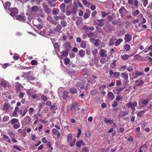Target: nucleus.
Here are the masks:
<instances>
[{
    "label": "nucleus",
    "mask_w": 152,
    "mask_h": 152,
    "mask_svg": "<svg viewBox=\"0 0 152 152\" xmlns=\"http://www.w3.org/2000/svg\"><path fill=\"white\" fill-rule=\"evenodd\" d=\"M122 98L123 97L122 96L118 95L116 97V99L117 100H120L122 99Z\"/></svg>",
    "instance_id": "nucleus-62"
},
{
    "label": "nucleus",
    "mask_w": 152,
    "mask_h": 152,
    "mask_svg": "<svg viewBox=\"0 0 152 152\" xmlns=\"http://www.w3.org/2000/svg\"><path fill=\"white\" fill-rule=\"evenodd\" d=\"M110 13V12L106 13L104 12H103L102 13V15L103 18H104L106 15H107Z\"/></svg>",
    "instance_id": "nucleus-46"
},
{
    "label": "nucleus",
    "mask_w": 152,
    "mask_h": 152,
    "mask_svg": "<svg viewBox=\"0 0 152 152\" xmlns=\"http://www.w3.org/2000/svg\"><path fill=\"white\" fill-rule=\"evenodd\" d=\"M72 135L71 134H69L67 136V142H70V141L72 140Z\"/></svg>",
    "instance_id": "nucleus-32"
},
{
    "label": "nucleus",
    "mask_w": 152,
    "mask_h": 152,
    "mask_svg": "<svg viewBox=\"0 0 152 152\" xmlns=\"http://www.w3.org/2000/svg\"><path fill=\"white\" fill-rule=\"evenodd\" d=\"M87 12H88L89 13H90V10L88 9H87L86 10V12L85 13L84 15V18L85 19L88 18L89 16L88 13Z\"/></svg>",
    "instance_id": "nucleus-28"
},
{
    "label": "nucleus",
    "mask_w": 152,
    "mask_h": 152,
    "mask_svg": "<svg viewBox=\"0 0 152 152\" xmlns=\"http://www.w3.org/2000/svg\"><path fill=\"white\" fill-rule=\"evenodd\" d=\"M20 124L18 122L17 123H16L12 125L13 127L15 129H17L20 127Z\"/></svg>",
    "instance_id": "nucleus-27"
},
{
    "label": "nucleus",
    "mask_w": 152,
    "mask_h": 152,
    "mask_svg": "<svg viewBox=\"0 0 152 152\" xmlns=\"http://www.w3.org/2000/svg\"><path fill=\"white\" fill-rule=\"evenodd\" d=\"M104 121L105 123H109L111 124L113 123L114 125H115L113 121L111 119H108L107 118H105L104 119Z\"/></svg>",
    "instance_id": "nucleus-22"
},
{
    "label": "nucleus",
    "mask_w": 152,
    "mask_h": 152,
    "mask_svg": "<svg viewBox=\"0 0 152 152\" xmlns=\"http://www.w3.org/2000/svg\"><path fill=\"white\" fill-rule=\"evenodd\" d=\"M92 52L93 55H96V54H97V52H98V50L96 48H95V49H94L92 51Z\"/></svg>",
    "instance_id": "nucleus-50"
},
{
    "label": "nucleus",
    "mask_w": 152,
    "mask_h": 152,
    "mask_svg": "<svg viewBox=\"0 0 152 152\" xmlns=\"http://www.w3.org/2000/svg\"><path fill=\"white\" fill-rule=\"evenodd\" d=\"M140 12L138 10H136L132 12V15L134 16H136L139 14Z\"/></svg>",
    "instance_id": "nucleus-37"
},
{
    "label": "nucleus",
    "mask_w": 152,
    "mask_h": 152,
    "mask_svg": "<svg viewBox=\"0 0 152 152\" xmlns=\"http://www.w3.org/2000/svg\"><path fill=\"white\" fill-rule=\"evenodd\" d=\"M27 74V77L29 80H32L35 79L36 77H32V76L33 75V73L31 72H29Z\"/></svg>",
    "instance_id": "nucleus-13"
},
{
    "label": "nucleus",
    "mask_w": 152,
    "mask_h": 152,
    "mask_svg": "<svg viewBox=\"0 0 152 152\" xmlns=\"http://www.w3.org/2000/svg\"><path fill=\"white\" fill-rule=\"evenodd\" d=\"M64 45L65 48V50L68 51L71 50V47L70 42H67L65 43L64 44Z\"/></svg>",
    "instance_id": "nucleus-11"
},
{
    "label": "nucleus",
    "mask_w": 152,
    "mask_h": 152,
    "mask_svg": "<svg viewBox=\"0 0 152 152\" xmlns=\"http://www.w3.org/2000/svg\"><path fill=\"white\" fill-rule=\"evenodd\" d=\"M146 111L145 110H142L139 112L137 114L138 117H141L145 113Z\"/></svg>",
    "instance_id": "nucleus-30"
},
{
    "label": "nucleus",
    "mask_w": 152,
    "mask_h": 152,
    "mask_svg": "<svg viewBox=\"0 0 152 152\" xmlns=\"http://www.w3.org/2000/svg\"><path fill=\"white\" fill-rule=\"evenodd\" d=\"M94 32H90L87 34V36L89 38H91L94 36Z\"/></svg>",
    "instance_id": "nucleus-49"
},
{
    "label": "nucleus",
    "mask_w": 152,
    "mask_h": 152,
    "mask_svg": "<svg viewBox=\"0 0 152 152\" xmlns=\"http://www.w3.org/2000/svg\"><path fill=\"white\" fill-rule=\"evenodd\" d=\"M126 105L128 107L131 109L132 111V114H133L135 111V107L137 106V103L136 101L129 102L126 104Z\"/></svg>",
    "instance_id": "nucleus-2"
},
{
    "label": "nucleus",
    "mask_w": 152,
    "mask_h": 152,
    "mask_svg": "<svg viewBox=\"0 0 152 152\" xmlns=\"http://www.w3.org/2000/svg\"><path fill=\"white\" fill-rule=\"evenodd\" d=\"M9 107V105L6 103L4 104L2 107V110L4 111L7 110Z\"/></svg>",
    "instance_id": "nucleus-25"
},
{
    "label": "nucleus",
    "mask_w": 152,
    "mask_h": 152,
    "mask_svg": "<svg viewBox=\"0 0 152 152\" xmlns=\"http://www.w3.org/2000/svg\"><path fill=\"white\" fill-rule=\"evenodd\" d=\"M108 96L110 99L111 100H113L115 98V96L114 95L111 91H109L108 92Z\"/></svg>",
    "instance_id": "nucleus-17"
},
{
    "label": "nucleus",
    "mask_w": 152,
    "mask_h": 152,
    "mask_svg": "<svg viewBox=\"0 0 152 152\" xmlns=\"http://www.w3.org/2000/svg\"><path fill=\"white\" fill-rule=\"evenodd\" d=\"M99 39H95L94 43L96 46L98 45L99 44Z\"/></svg>",
    "instance_id": "nucleus-56"
},
{
    "label": "nucleus",
    "mask_w": 152,
    "mask_h": 152,
    "mask_svg": "<svg viewBox=\"0 0 152 152\" xmlns=\"http://www.w3.org/2000/svg\"><path fill=\"white\" fill-rule=\"evenodd\" d=\"M43 7L46 13L49 14L50 13L51 10L46 3H44L43 4Z\"/></svg>",
    "instance_id": "nucleus-6"
},
{
    "label": "nucleus",
    "mask_w": 152,
    "mask_h": 152,
    "mask_svg": "<svg viewBox=\"0 0 152 152\" xmlns=\"http://www.w3.org/2000/svg\"><path fill=\"white\" fill-rule=\"evenodd\" d=\"M59 7L60 9L65 8L66 5L64 3H62L60 5Z\"/></svg>",
    "instance_id": "nucleus-60"
},
{
    "label": "nucleus",
    "mask_w": 152,
    "mask_h": 152,
    "mask_svg": "<svg viewBox=\"0 0 152 152\" xmlns=\"http://www.w3.org/2000/svg\"><path fill=\"white\" fill-rule=\"evenodd\" d=\"M70 60L68 58H66L64 59V63L66 65L68 64L70 62Z\"/></svg>",
    "instance_id": "nucleus-40"
},
{
    "label": "nucleus",
    "mask_w": 152,
    "mask_h": 152,
    "mask_svg": "<svg viewBox=\"0 0 152 152\" xmlns=\"http://www.w3.org/2000/svg\"><path fill=\"white\" fill-rule=\"evenodd\" d=\"M123 41V39L122 38L118 39L116 41L115 43V45L116 46H118Z\"/></svg>",
    "instance_id": "nucleus-18"
},
{
    "label": "nucleus",
    "mask_w": 152,
    "mask_h": 152,
    "mask_svg": "<svg viewBox=\"0 0 152 152\" xmlns=\"http://www.w3.org/2000/svg\"><path fill=\"white\" fill-rule=\"evenodd\" d=\"M77 106V103L76 102H74L72 104L71 108L75 109Z\"/></svg>",
    "instance_id": "nucleus-47"
},
{
    "label": "nucleus",
    "mask_w": 152,
    "mask_h": 152,
    "mask_svg": "<svg viewBox=\"0 0 152 152\" xmlns=\"http://www.w3.org/2000/svg\"><path fill=\"white\" fill-rule=\"evenodd\" d=\"M47 19L50 22L53 24L56 25L57 24L56 22L54 20L53 18L50 16H48L47 17Z\"/></svg>",
    "instance_id": "nucleus-15"
},
{
    "label": "nucleus",
    "mask_w": 152,
    "mask_h": 152,
    "mask_svg": "<svg viewBox=\"0 0 152 152\" xmlns=\"http://www.w3.org/2000/svg\"><path fill=\"white\" fill-rule=\"evenodd\" d=\"M69 51H67L66 50H63V54L62 56L64 57H66L67 56L68 54V52Z\"/></svg>",
    "instance_id": "nucleus-39"
},
{
    "label": "nucleus",
    "mask_w": 152,
    "mask_h": 152,
    "mask_svg": "<svg viewBox=\"0 0 152 152\" xmlns=\"http://www.w3.org/2000/svg\"><path fill=\"white\" fill-rule=\"evenodd\" d=\"M81 73L83 75H88V72L86 70H82L81 72Z\"/></svg>",
    "instance_id": "nucleus-52"
},
{
    "label": "nucleus",
    "mask_w": 152,
    "mask_h": 152,
    "mask_svg": "<svg viewBox=\"0 0 152 152\" xmlns=\"http://www.w3.org/2000/svg\"><path fill=\"white\" fill-rule=\"evenodd\" d=\"M148 3V0H144L143 1V5L144 7H146Z\"/></svg>",
    "instance_id": "nucleus-55"
},
{
    "label": "nucleus",
    "mask_w": 152,
    "mask_h": 152,
    "mask_svg": "<svg viewBox=\"0 0 152 152\" xmlns=\"http://www.w3.org/2000/svg\"><path fill=\"white\" fill-rule=\"evenodd\" d=\"M11 5V3L10 1H7L5 4L4 5V7L6 10L7 9L8 11L9 9H10V7Z\"/></svg>",
    "instance_id": "nucleus-14"
},
{
    "label": "nucleus",
    "mask_w": 152,
    "mask_h": 152,
    "mask_svg": "<svg viewBox=\"0 0 152 152\" xmlns=\"http://www.w3.org/2000/svg\"><path fill=\"white\" fill-rule=\"evenodd\" d=\"M53 14L54 15H56L58 14L57 10L55 8H54L52 11Z\"/></svg>",
    "instance_id": "nucleus-54"
},
{
    "label": "nucleus",
    "mask_w": 152,
    "mask_h": 152,
    "mask_svg": "<svg viewBox=\"0 0 152 152\" xmlns=\"http://www.w3.org/2000/svg\"><path fill=\"white\" fill-rule=\"evenodd\" d=\"M58 93L60 98H62L64 99H66L68 96V91L63 87H60L58 90Z\"/></svg>",
    "instance_id": "nucleus-1"
},
{
    "label": "nucleus",
    "mask_w": 152,
    "mask_h": 152,
    "mask_svg": "<svg viewBox=\"0 0 152 152\" xmlns=\"http://www.w3.org/2000/svg\"><path fill=\"white\" fill-rule=\"evenodd\" d=\"M7 81L4 80L3 79L0 78V85L5 88L7 86Z\"/></svg>",
    "instance_id": "nucleus-12"
},
{
    "label": "nucleus",
    "mask_w": 152,
    "mask_h": 152,
    "mask_svg": "<svg viewBox=\"0 0 152 152\" xmlns=\"http://www.w3.org/2000/svg\"><path fill=\"white\" fill-rule=\"evenodd\" d=\"M76 145L78 147H80L81 145V141H77L76 143Z\"/></svg>",
    "instance_id": "nucleus-59"
},
{
    "label": "nucleus",
    "mask_w": 152,
    "mask_h": 152,
    "mask_svg": "<svg viewBox=\"0 0 152 152\" xmlns=\"http://www.w3.org/2000/svg\"><path fill=\"white\" fill-rule=\"evenodd\" d=\"M38 7L37 6H34L31 8V10L34 12H37L38 10Z\"/></svg>",
    "instance_id": "nucleus-31"
},
{
    "label": "nucleus",
    "mask_w": 152,
    "mask_h": 152,
    "mask_svg": "<svg viewBox=\"0 0 152 152\" xmlns=\"http://www.w3.org/2000/svg\"><path fill=\"white\" fill-rule=\"evenodd\" d=\"M75 138L73 139L72 140L70 141V142H67L71 146H73L75 142Z\"/></svg>",
    "instance_id": "nucleus-29"
},
{
    "label": "nucleus",
    "mask_w": 152,
    "mask_h": 152,
    "mask_svg": "<svg viewBox=\"0 0 152 152\" xmlns=\"http://www.w3.org/2000/svg\"><path fill=\"white\" fill-rule=\"evenodd\" d=\"M78 49L76 47H74L72 49V51L75 53H77L78 51Z\"/></svg>",
    "instance_id": "nucleus-61"
},
{
    "label": "nucleus",
    "mask_w": 152,
    "mask_h": 152,
    "mask_svg": "<svg viewBox=\"0 0 152 152\" xmlns=\"http://www.w3.org/2000/svg\"><path fill=\"white\" fill-rule=\"evenodd\" d=\"M130 57L129 55H125L121 56V58L123 60H126Z\"/></svg>",
    "instance_id": "nucleus-35"
},
{
    "label": "nucleus",
    "mask_w": 152,
    "mask_h": 152,
    "mask_svg": "<svg viewBox=\"0 0 152 152\" xmlns=\"http://www.w3.org/2000/svg\"><path fill=\"white\" fill-rule=\"evenodd\" d=\"M75 7H73L71 10V13L73 14H76L77 11V7L76 6L77 4L75 3Z\"/></svg>",
    "instance_id": "nucleus-26"
},
{
    "label": "nucleus",
    "mask_w": 152,
    "mask_h": 152,
    "mask_svg": "<svg viewBox=\"0 0 152 152\" xmlns=\"http://www.w3.org/2000/svg\"><path fill=\"white\" fill-rule=\"evenodd\" d=\"M120 73L119 72H114L113 74L116 77H118L119 76Z\"/></svg>",
    "instance_id": "nucleus-57"
},
{
    "label": "nucleus",
    "mask_w": 152,
    "mask_h": 152,
    "mask_svg": "<svg viewBox=\"0 0 152 152\" xmlns=\"http://www.w3.org/2000/svg\"><path fill=\"white\" fill-rule=\"evenodd\" d=\"M104 20V19L98 20L96 21H94V23L96 25L102 27L104 25L103 22Z\"/></svg>",
    "instance_id": "nucleus-5"
},
{
    "label": "nucleus",
    "mask_w": 152,
    "mask_h": 152,
    "mask_svg": "<svg viewBox=\"0 0 152 152\" xmlns=\"http://www.w3.org/2000/svg\"><path fill=\"white\" fill-rule=\"evenodd\" d=\"M57 109V105L55 104L52 105L50 107V109L51 110H53V109H55L56 110Z\"/></svg>",
    "instance_id": "nucleus-44"
},
{
    "label": "nucleus",
    "mask_w": 152,
    "mask_h": 152,
    "mask_svg": "<svg viewBox=\"0 0 152 152\" xmlns=\"http://www.w3.org/2000/svg\"><path fill=\"white\" fill-rule=\"evenodd\" d=\"M114 43L113 39L111 38L109 40V45L111 46H112L113 45Z\"/></svg>",
    "instance_id": "nucleus-48"
},
{
    "label": "nucleus",
    "mask_w": 152,
    "mask_h": 152,
    "mask_svg": "<svg viewBox=\"0 0 152 152\" xmlns=\"http://www.w3.org/2000/svg\"><path fill=\"white\" fill-rule=\"evenodd\" d=\"M8 12L11 16H13L18 13V10L16 7L10 8L9 9Z\"/></svg>",
    "instance_id": "nucleus-3"
},
{
    "label": "nucleus",
    "mask_w": 152,
    "mask_h": 152,
    "mask_svg": "<svg viewBox=\"0 0 152 152\" xmlns=\"http://www.w3.org/2000/svg\"><path fill=\"white\" fill-rule=\"evenodd\" d=\"M58 132V131L55 129H52V132L54 134L57 133Z\"/></svg>",
    "instance_id": "nucleus-63"
},
{
    "label": "nucleus",
    "mask_w": 152,
    "mask_h": 152,
    "mask_svg": "<svg viewBox=\"0 0 152 152\" xmlns=\"http://www.w3.org/2000/svg\"><path fill=\"white\" fill-rule=\"evenodd\" d=\"M36 27L39 30H40L42 28V26L40 24H38L36 26Z\"/></svg>",
    "instance_id": "nucleus-64"
},
{
    "label": "nucleus",
    "mask_w": 152,
    "mask_h": 152,
    "mask_svg": "<svg viewBox=\"0 0 152 152\" xmlns=\"http://www.w3.org/2000/svg\"><path fill=\"white\" fill-rule=\"evenodd\" d=\"M31 118L28 116L25 117L22 120L23 124H28L31 121Z\"/></svg>",
    "instance_id": "nucleus-10"
},
{
    "label": "nucleus",
    "mask_w": 152,
    "mask_h": 152,
    "mask_svg": "<svg viewBox=\"0 0 152 152\" xmlns=\"http://www.w3.org/2000/svg\"><path fill=\"white\" fill-rule=\"evenodd\" d=\"M9 119V117L8 116H5L3 118V120L4 121H7Z\"/></svg>",
    "instance_id": "nucleus-53"
},
{
    "label": "nucleus",
    "mask_w": 152,
    "mask_h": 152,
    "mask_svg": "<svg viewBox=\"0 0 152 152\" xmlns=\"http://www.w3.org/2000/svg\"><path fill=\"white\" fill-rule=\"evenodd\" d=\"M80 46L83 48H85L86 47V43L84 41H82L81 43Z\"/></svg>",
    "instance_id": "nucleus-34"
},
{
    "label": "nucleus",
    "mask_w": 152,
    "mask_h": 152,
    "mask_svg": "<svg viewBox=\"0 0 152 152\" xmlns=\"http://www.w3.org/2000/svg\"><path fill=\"white\" fill-rule=\"evenodd\" d=\"M70 91L72 93L75 94L77 93V89L74 88H72L70 89Z\"/></svg>",
    "instance_id": "nucleus-43"
},
{
    "label": "nucleus",
    "mask_w": 152,
    "mask_h": 152,
    "mask_svg": "<svg viewBox=\"0 0 152 152\" xmlns=\"http://www.w3.org/2000/svg\"><path fill=\"white\" fill-rule=\"evenodd\" d=\"M132 36L129 34L127 33L125 34L124 37V39L126 42H129L132 39Z\"/></svg>",
    "instance_id": "nucleus-8"
},
{
    "label": "nucleus",
    "mask_w": 152,
    "mask_h": 152,
    "mask_svg": "<svg viewBox=\"0 0 152 152\" xmlns=\"http://www.w3.org/2000/svg\"><path fill=\"white\" fill-rule=\"evenodd\" d=\"M123 114L122 115V117L125 116L127 115L129 113V110H126L124 111L123 112Z\"/></svg>",
    "instance_id": "nucleus-42"
},
{
    "label": "nucleus",
    "mask_w": 152,
    "mask_h": 152,
    "mask_svg": "<svg viewBox=\"0 0 152 152\" xmlns=\"http://www.w3.org/2000/svg\"><path fill=\"white\" fill-rule=\"evenodd\" d=\"M56 1H49L47 3L50 7H54L55 6V4L54 3Z\"/></svg>",
    "instance_id": "nucleus-19"
},
{
    "label": "nucleus",
    "mask_w": 152,
    "mask_h": 152,
    "mask_svg": "<svg viewBox=\"0 0 152 152\" xmlns=\"http://www.w3.org/2000/svg\"><path fill=\"white\" fill-rule=\"evenodd\" d=\"M85 52L83 49L80 50L79 51V54L81 57H83L85 55Z\"/></svg>",
    "instance_id": "nucleus-24"
},
{
    "label": "nucleus",
    "mask_w": 152,
    "mask_h": 152,
    "mask_svg": "<svg viewBox=\"0 0 152 152\" xmlns=\"http://www.w3.org/2000/svg\"><path fill=\"white\" fill-rule=\"evenodd\" d=\"M31 64L32 65H36L38 64V61L36 60H33L31 61Z\"/></svg>",
    "instance_id": "nucleus-38"
},
{
    "label": "nucleus",
    "mask_w": 152,
    "mask_h": 152,
    "mask_svg": "<svg viewBox=\"0 0 152 152\" xmlns=\"http://www.w3.org/2000/svg\"><path fill=\"white\" fill-rule=\"evenodd\" d=\"M61 26L60 24H58L54 30L56 32H59L61 30Z\"/></svg>",
    "instance_id": "nucleus-16"
},
{
    "label": "nucleus",
    "mask_w": 152,
    "mask_h": 152,
    "mask_svg": "<svg viewBox=\"0 0 152 152\" xmlns=\"http://www.w3.org/2000/svg\"><path fill=\"white\" fill-rule=\"evenodd\" d=\"M106 53L107 51L103 49H101L99 52L100 56L104 58L107 57V55Z\"/></svg>",
    "instance_id": "nucleus-9"
},
{
    "label": "nucleus",
    "mask_w": 152,
    "mask_h": 152,
    "mask_svg": "<svg viewBox=\"0 0 152 152\" xmlns=\"http://www.w3.org/2000/svg\"><path fill=\"white\" fill-rule=\"evenodd\" d=\"M118 104V102L115 101H114L112 104V106L113 107H115Z\"/></svg>",
    "instance_id": "nucleus-58"
},
{
    "label": "nucleus",
    "mask_w": 152,
    "mask_h": 152,
    "mask_svg": "<svg viewBox=\"0 0 152 152\" xmlns=\"http://www.w3.org/2000/svg\"><path fill=\"white\" fill-rule=\"evenodd\" d=\"M135 85L137 86H140L142 85L144 83L142 80H137L135 81Z\"/></svg>",
    "instance_id": "nucleus-23"
},
{
    "label": "nucleus",
    "mask_w": 152,
    "mask_h": 152,
    "mask_svg": "<svg viewBox=\"0 0 152 152\" xmlns=\"http://www.w3.org/2000/svg\"><path fill=\"white\" fill-rule=\"evenodd\" d=\"M124 47L125 50L126 51H129L130 49V47L129 44H126L124 45Z\"/></svg>",
    "instance_id": "nucleus-36"
},
{
    "label": "nucleus",
    "mask_w": 152,
    "mask_h": 152,
    "mask_svg": "<svg viewBox=\"0 0 152 152\" xmlns=\"http://www.w3.org/2000/svg\"><path fill=\"white\" fill-rule=\"evenodd\" d=\"M15 18L16 20H18L22 21H25V17L24 14L17 15L15 16Z\"/></svg>",
    "instance_id": "nucleus-7"
},
{
    "label": "nucleus",
    "mask_w": 152,
    "mask_h": 152,
    "mask_svg": "<svg viewBox=\"0 0 152 152\" xmlns=\"http://www.w3.org/2000/svg\"><path fill=\"white\" fill-rule=\"evenodd\" d=\"M61 23L63 27H65L67 25V22L64 20H62Z\"/></svg>",
    "instance_id": "nucleus-41"
},
{
    "label": "nucleus",
    "mask_w": 152,
    "mask_h": 152,
    "mask_svg": "<svg viewBox=\"0 0 152 152\" xmlns=\"http://www.w3.org/2000/svg\"><path fill=\"white\" fill-rule=\"evenodd\" d=\"M119 12L121 17H123L126 15L127 11L124 7L122 6L119 9Z\"/></svg>",
    "instance_id": "nucleus-4"
},
{
    "label": "nucleus",
    "mask_w": 152,
    "mask_h": 152,
    "mask_svg": "<svg viewBox=\"0 0 152 152\" xmlns=\"http://www.w3.org/2000/svg\"><path fill=\"white\" fill-rule=\"evenodd\" d=\"M41 99L44 102L48 100L47 97L44 95H42L41 96Z\"/></svg>",
    "instance_id": "nucleus-45"
},
{
    "label": "nucleus",
    "mask_w": 152,
    "mask_h": 152,
    "mask_svg": "<svg viewBox=\"0 0 152 152\" xmlns=\"http://www.w3.org/2000/svg\"><path fill=\"white\" fill-rule=\"evenodd\" d=\"M3 138L5 141L8 142L9 143L11 142V140L8 136L5 135H3Z\"/></svg>",
    "instance_id": "nucleus-20"
},
{
    "label": "nucleus",
    "mask_w": 152,
    "mask_h": 152,
    "mask_svg": "<svg viewBox=\"0 0 152 152\" xmlns=\"http://www.w3.org/2000/svg\"><path fill=\"white\" fill-rule=\"evenodd\" d=\"M18 121V120L17 118H13L10 121V124L12 125L16 123H17Z\"/></svg>",
    "instance_id": "nucleus-21"
},
{
    "label": "nucleus",
    "mask_w": 152,
    "mask_h": 152,
    "mask_svg": "<svg viewBox=\"0 0 152 152\" xmlns=\"http://www.w3.org/2000/svg\"><path fill=\"white\" fill-rule=\"evenodd\" d=\"M121 75L122 77L125 80H126L128 78V75L127 73H123L121 74Z\"/></svg>",
    "instance_id": "nucleus-33"
},
{
    "label": "nucleus",
    "mask_w": 152,
    "mask_h": 152,
    "mask_svg": "<svg viewBox=\"0 0 152 152\" xmlns=\"http://www.w3.org/2000/svg\"><path fill=\"white\" fill-rule=\"evenodd\" d=\"M142 103L143 104H145L148 103V100L147 99H143L142 101Z\"/></svg>",
    "instance_id": "nucleus-51"
}]
</instances>
